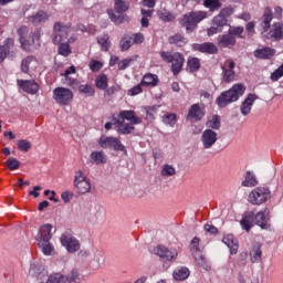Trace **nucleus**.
<instances>
[{
  "label": "nucleus",
  "mask_w": 283,
  "mask_h": 283,
  "mask_svg": "<svg viewBox=\"0 0 283 283\" xmlns=\"http://www.w3.org/2000/svg\"><path fill=\"white\" fill-rule=\"evenodd\" d=\"M283 76V63L271 74L270 78L273 83L280 81Z\"/></svg>",
  "instance_id": "53"
},
{
  "label": "nucleus",
  "mask_w": 283,
  "mask_h": 283,
  "mask_svg": "<svg viewBox=\"0 0 283 283\" xmlns=\"http://www.w3.org/2000/svg\"><path fill=\"white\" fill-rule=\"evenodd\" d=\"M81 281V273L78 272V269H72V271L64 275V282L65 283H76Z\"/></svg>",
  "instance_id": "38"
},
{
  "label": "nucleus",
  "mask_w": 283,
  "mask_h": 283,
  "mask_svg": "<svg viewBox=\"0 0 283 283\" xmlns=\"http://www.w3.org/2000/svg\"><path fill=\"white\" fill-rule=\"evenodd\" d=\"M171 63V72L175 76H177V74H180L182 71V65H185V57L180 53H174V60Z\"/></svg>",
  "instance_id": "24"
},
{
  "label": "nucleus",
  "mask_w": 283,
  "mask_h": 283,
  "mask_svg": "<svg viewBox=\"0 0 283 283\" xmlns=\"http://www.w3.org/2000/svg\"><path fill=\"white\" fill-rule=\"evenodd\" d=\"M6 167L9 168L10 171H17V169H19V167H21V163L17 158L10 157L6 161Z\"/></svg>",
  "instance_id": "46"
},
{
  "label": "nucleus",
  "mask_w": 283,
  "mask_h": 283,
  "mask_svg": "<svg viewBox=\"0 0 283 283\" xmlns=\"http://www.w3.org/2000/svg\"><path fill=\"white\" fill-rule=\"evenodd\" d=\"M230 14H231V9L229 8L222 9L220 13L212 19V25H217L218 28H220V30H222V28L227 25L228 23L227 17H230Z\"/></svg>",
  "instance_id": "20"
},
{
  "label": "nucleus",
  "mask_w": 283,
  "mask_h": 283,
  "mask_svg": "<svg viewBox=\"0 0 283 283\" xmlns=\"http://www.w3.org/2000/svg\"><path fill=\"white\" fill-rule=\"evenodd\" d=\"M160 56H161L163 61H165L166 63H171L174 60V54L166 52V51H161Z\"/></svg>",
  "instance_id": "57"
},
{
  "label": "nucleus",
  "mask_w": 283,
  "mask_h": 283,
  "mask_svg": "<svg viewBox=\"0 0 283 283\" xmlns=\"http://www.w3.org/2000/svg\"><path fill=\"white\" fill-rule=\"evenodd\" d=\"M133 44L134 42L132 41V38H123L119 42L122 52L129 50Z\"/></svg>",
  "instance_id": "52"
},
{
  "label": "nucleus",
  "mask_w": 283,
  "mask_h": 283,
  "mask_svg": "<svg viewBox=\"0 0 283 283\" xmlns=\"http://www.w3.org/2000/svg\"><path fill=\"white\" fill-rule=\"evenodd\" d=\"M127 10H129V3L125 2V0H114V9H108L107 14L115 25H120V23L129 21V17L124 14Z\"/></svg>",
  "instance_id": "4"
},
{
  "label": "nucleus",
  "mask_w": 283,
  "mask_h": 283,
  "mask_svg": "<svg viewBox=\"0 0 283 283\" xmlns=\"http://www.w3.org/2000/svg\"><path fill=\"white\" fill-rule=\"evenodd\" d=\"M172 276L177 282H182L189 277V269L187 268H179L174 271Z\"/></svg>",
  "instance_id": "37"
},
{
  "label": "nucleus",
  "mask_w": 283,
  "mask_h": 283,
  "mask_svg": "<svg viewBox=\"0 0 283 283\" xmlns=\"http://www.w3.org/2000/svg\"><path fill=\"white\" fill-rule=\"evenodd\" d=\"M34 61V56H27L24 60H22L21 63V71L24 72V74H28L30 71V63Z\"/></svg>",
  "instance_id": "54"
},
{
  "label": "nucleus",
  "mask_w": 283,
  "mask_h": 283,
  "mask_svg": "<svg viewBox=\"0 0 283 283\" xmlns=\"http://www.w3.org/2000/svg\"><path fill=\"white\" fill-rule=\"evenodd\" d=\"M53 98L57 105H70L74 99V93L70 88L56 87L53 90Z\"/></svg>",
  "instance_id": "9"
},
{
  "label": "nucleus",
  "mask_w": 283,
  "mask_h": 283,
  "mask_svg": "<svg viewBox=\"0 0 283 283\" xmlns=\"http://www.w3.org/2000/svg\"><path fill=\"white\" fill-rule=\"evenodd\" d=\"M170 45H177V48H184L187 45V39L182 34H175L168 39Z\"/></svg>",
  "instance_id": "36"
},
{
  "label": "nucleus",
  "mask_w": 283,
  "mask_h": 283,
  "mask_svg": "<svg viewBox=\"0 0 283 283\" xmlns=\"http://www.w3.org/2000/svg\"><path fill=\"white\" fill-rule=\"evenodd\" d=\"M98 145L103 149H114L115 151H124L125 156H127V149H125V146L122 145L120 139L116 137L102 136L99 138Z\"/></svg>",
  "instance_id": "10"
},
{
  "label": "nucleus",
  "mask_w": 283,
  "mask_h": 283,
  "mask_svg": "<svg viewBox=\"0 0 283 283\" xmlns=\"http://www.w3.org/2000/svg\"><path fill=\"white\" fill-rule=\"evenodd\" d=\"M242 187H256L258 185V177H255V174L251 170H248L245 172L244 180L242 181Z\"/></svg>",
  "instance_id": "32"
},
{
  "label": "nucleus",
  "mask_w": 283,
  "mask_h": 283,
  "mask_svg": "<svg viewBox=\"0 0 283 283\" xmlns=\"http://www.w3.org/2000/svg\"><path fill=\"white\" fill-rule=\"evenodd\" d=\"M255 101H258V95L248 94V96L245 97V99L242 102V104L240 106V112H241L242 116H249V114H251V109H252L253 103H255Z\"/></svg>",
  "instance_id": "19"
},
{
  "label": "nucleus",
  "mask_w": 283,
  "mask_h": 283,
  "mask_svg": "<svg viewBox=\"0 0 283 283\" xmlns=\"http://www.w3.org/2000/svg\"><path fill=\"white\" fill-rule=\"evenodd\" d=\"M206 125L208 129H220V116L213 115Z\"/></svg>",
  "instance_id": "45"
},
{
  "label": "nucleus",
  "mask_w": 283,
  "mask_h": 283,
  "mask_svg": "<svg viewBox=\"0 0 283 283\" xmlns=\"http://www.w3.org/2000/svg\"><path fill=\"white\" fill-rule=\"evenodd\" d=\"M114 120L118 125L117 130L120 134H132L135 129L134 125H140L143 123V119L136 116L134 111H122Z\"/></svg>",
  "instance_id": "2"
},
{
  "label": "nucleus",
  "mask_w": 283,
  "mask_h": 283,
  "mask_svg": "<svg viewBox=\"0 0 283 283\" xmlns=\"http://www.w3.org/2000/svg\"><path fill=\"white\" fill-rule=\"evenodd\" d=\"M222 242L223 244H227V247L230 249L231 255L238 254V249H239L238 241H235L232 234H227L226 237H223Z\"/></svg>",
  "instance_id": "27"
},
{
  "label": "nucleus",
  "mask_w": 283,
  "mask_h": 283,
  "mask_svg": "<svg viewBox=\"0 0 283 283\" xmlns=\"http://www.w3.org/2000/svg\"><path fill=\"white\" fill-rule=\"evenodd\" d=\"M61 244L65 247L69 253H76L78 249H81V243L76 238L72 237L71 234H62L61 237Z\"/></svg>",
  "instance_id": "13"
},
{
  "label": "nucleus",
  "mask_w": 283,
  "mask_h": 283,
  "mask_svg": "<svg viewBox=\"0 0 283 283\" xmlns=\"http://www.w3.org/2000/svg\"><path fill=\"white\" fill-rule=\"evenodd\" d=\"M77 90L80 94L86 97L94 96V94H96V90L92 84H81Z\"/></svg>",
  "instance_id": "34"
},
{
  "label": "nucleus",
  "mask_w": 283,
  "mask_h": 283,
  "mask_svg": "<svg viewBox=\"0 0 283 283\" xmlns=\"http://www.w3.org/2000/svg\"><path fill=\"white\" fill-rule=\"evenodd\" d=\"M270 220L269 209L261 210L256 214L253 211H249L244 213L240 224L244 231L249 232L251 229H253V222H255L258 227L266 231L271 229Z\"/></svg>",
  "instance_id": "1"
},
{
  "label": "nucleus",
  "mask_w": 283,
  "mask_h": 283,
  "mask_svg": "<svg viewBox=\"0 0 283 283\" xmlns=\"http://www.w3.org/2000/svg\"><path fill=\"white\" fill-rule=\"evenodd\" d=\"M235 62L233 60H227L226 64L222 66L223 81L224 83H231L235 78Z\"/></svg>",
  "instance_id": "16"
},
{
  "label": "nucleus",
  "mask_w": 283,
  "mask_h": 283,
  "mask_svg": "<svg viewBox=\"0 0 283 283\" xmlns=\"http://www.w3.org/2000/svg\"><path fill=\"white\" fill-rule=\"evenodd\" d=\"M21 48L25 50V52H30L32 50V45H34V36H27L24 40H20Z\"/></svg>",
  "instance_id": "47"
},
{
  "label": "nucleus",
  "mask_w": 283,
  "mask_h": 283,
  "mask_svg": "<svg viewBox=\"0 0 283 283\" xmlns=\"http://www.w3.org/2000/svg\"><path fill=\"white\" fill-rule=\"evenodd\" d=\"M254 56L255 59H273L275 56V49L272 48H263V49H258L254 51Z\"/></svg>",
  "instance_id": "28"
},
{
  "label": "nucleus",
  "mask_w": 283,
  "mask_h": 283,
  "mask_svg": "<svg viewBox=\"0 0 283 283\" xmlns=\"http://www.w3.org/2000/svg\"><path fill=\"white\" fill-rule=\"evenodd\" d=\"M140 83L144 87H156V85H158V75L147 73L144 75Z\"/></svg>",
  "instance_id": "31"
},
{
  "label": "nucleus",
  "mask_w": 283,
  "mask_h": 283,
  "mask_svg": "<svg viewBox=\"0 0 283 283\" xmlns=\"http://www.w3.org/2000/svg\"><path fill=\"white\" fill-rule=\"evenodd\" d=\"M17 83L27 94L34 95L39 93V83L34 80H18Z\"/></svg>",
  "instance_id": "17"
},
{
  "label": "nucleus",
  "mask_w": 283,
  "mask_h": 283,
  "mask_svg": "<svg viewBox=\"0 0 283 283\" xmlns=\"http://www.w3.org/2000/svg\"><path fill=\"white\" fill-rule=\"evenodd\" d=\"M28 27L23 25L20 29H18V34L20 36V41H23L24 39H27L28 36Z\"/></svg>",
  "instance_id": "62"
},
{
  "label": "nucleus",
  "mask_w": 283,
  "mask_h": 283,
  "mask_svg": "<svg viewBox=\"0 0 283 283\" xmlns=\"http://www.w3.org/2000/svg\"><path fill=\"white\" fill-rule=\"evenodd\" d=\"M143 87L144 86L140 82L138 85L134 86L128 91L129 96H138V94H143Z\"/></svg>",
  "instance_id": "56"
},
{
  "label": "nucleus",
  "mask_w": 283,
  "mask_h": 283,
  "mask_svg": "<svg viewBox=\"0 0 283 283\" xmlns=\"http://www.w3.org/2000/svg\"><path fill=\"white\" fill-rule=\"evenodd\" d=\"M157 14H158V18L160 19V21H165V23H169L176 19V15H174L171 12H169L165 9L158 11Z\"/></svg>",
  "instance_id": "42"
},
{
  "label": "nucleus",
  "mask_w": 283,
  "mask_h": 283,
  "mask_svg": "<svg viewBox=\"0 0 283 283\" xmlns=\"http://www.w3.org/2000/svg\"><path fill=\"white\" fill-rule=\"evenodd\" d=\"M228 33L231 36H238L239 39H244V28L243 27H234V28H230Z\"/></svg>",
  "instance_id": "48"
},
{
  "label": "nucleus",
  "mask_w": 283,
  "mask_h": 283,
  "mask_svg": "<svg viewBox=\"0 0 283 283\" xmlns=\"http://www.w3.org/2000/svg\"><path fill=\"white\" fill-rule=\"evenodd\" d=\"M187 67L191 73L198 72L200 70V60L198 57L188 59Z\"/></svg>",
  "instance_id": "41"
},
{
  "label": "nucleus",
  "mask_w": 283,
  "mask_h": 283,
  "mask_svg": "<svg viewBox=\"0 0 283 283\" xmlns=\"http://www.w3.org/2000/svg\"><path fill=\"white\" fill-rule=\"evenodd\" d=\"M18 149L20 151L28 153V151H30V149H32V144L30 142H28V139H20L18 142Z\"/></svg>",
  "instance_id": "49"
},
{
  "label": "nucleus",
  "mask_w": 283,
  "mask_h": 283,
  "mask_svg": "<svg viewBox=\"0 0 283 283\" xmlns=\"http://www.w3.org/2000/svg\"><path fill=\"white\" fill-rule=\"evenodd\" d=\"M107 75L105 74H101L96 77L95 80V86L97 87V90H107Z\"/></svg>",
  "instance_id": "43"
},
{
  "label": "nucleus",
  "mask_w": 283,
  "mask_h": 283,
  "mask_svg": "<svg viewBox=\"0 0 283 283\" xmlns=\"http://www.w3.org/2000/svg\"><path fill=\"white\" fill-rule=\"evenodd\" d=\"M203 6L208 8L210 12H216V10L222 8V2H220V0H203Z\"/></svg>",
  "instance_id": "40"
},
{
  "label": "nucleus",
  "mask_w": 283,
  "mask_h": 283,
  "mask_svg": "<svg viewBox=\"0 0 283 283\" xmlns=\"http://www.w3.org/2000/svg\"><path fill=\"white\" fill-rule=\"evenodd\" d=\"M72 35V25L63 22H55L53 24V32L51 35V41L53 44L63 43Z\"/></svg>",
  "instance_id": "6"
},
{
  "label": "nucleus",
  "mask_w": 283,
  "mask_h": 283,
  "mask_svg": "<svg viewBox=\"0 0 283 283\" xmlns=\"http://www.w3.org/2000/svg\"><path fill=\"white\" fill-rule=\"evenodd\" d=\"M271 21H273V11L268 7L265 8L264 14L261 18V28H263V32H269Z\"/></svg>",
  "instance_id": "25"
},
{
  "label": "nucleus",
  "mask_w": 283,
  "mask_h": 283,
  "mask_svg": "<svg viewBox=\"0 0 283 283\" xmlns=\"http://www.w3.org/2000/svg\"><path fill=\"white\" fill-rule=\"evenodd\" d=\"M132 63H134V59L132 57L124 59L117 63L118 70H127V67H129Z\"/></svg>",
  "instance_id": "55"
},
{
  "label": "nucleus",
  "mask_w": 283,
  "mask_h": 283,
  "mask_svg": "<svg viewBox=\"0 0 283 283\" xmlns=\"http://www.w3.org/2000/svg\"><path fill=\"white\" fill-rule=\"evenodd\" d=\"M163 120L166 125H170V127H174V125H176L177 116L174 113L166 114L163 116Z\"/></svg>",
  "instance_id": "51"
},
{
  "label": "nucleus",
  "mask_w": 283,
  "mask_h": 283,
  "mask_svg": "<svg viewBox=\"0 0 283 283\" xmlns=\"http://www.w3.org/2000/svg\"><path fill=\"white\" fill-rule=\"evenodd\" d=\"M2 48H6V50H8V52L10 53V50H12V48H14V39L12 38H8L4 40V45H1Z\"/></svg>",
  "instance_id": "63"
},
{
  "label": "nucleus",
  "mask_w": 283,
  "mask_h": 283,
  "mask_svg": "<svg viewBox=\"0 0 283 283\" xmlns=\"http://www.w3.org/2000/svg\"><path fill=\"white\" fill-rule=\"evenodd\" d=\"M201 143L203 149H211V147L218 143V133L211 128L206 129L201 135Z\"/></svg>",
  "instance_id": "14"
},
{
  "label": "nucleus",
  "mask_w": 283,
  "mask_h": 283,
  "mask_svg": "<svg viewBox=\"0 0 283 283\" xmlns=\"http://www.w3.org/2000/svg\"><path fill=\"white\" fill-rule=\"evenodd\" d=\"M153 253H155V255H158L161 262H174V260L178 258V251L169 250L165 245H157L156 248H154Z\"/></svg>",
  "instance_id": "12"
},
{
  "label": "nucleus",
  "mask_w": 283,
  "mask_h": 283,
  "mask_svg": "<svg viewBox=\"0 0 283 283\" xmlns=\"http://www.w3.org/2000/svg\"><path fill=\"white\" fill-rule=\"evenodd\" d=\"M97 43L101 45L103 52H107L112 45L108 34H102L97 38Z\"/></svg>",
  "instance_id": "39"
},
{
  "label": "nucleus",
  "mask_w": 283,
  "mask_h": 283,
  "mask_svg": "<svg viewBox=\"0 0 283 283\" xmlns=\"http://www.w3.org/2000/svg\"><path fill=\"white\" fill-rule=\"evenodd\" d=\"M271 198V189L269 187H258L251 190L248 196V202L260 207V205H266Z\"/></svg>",
  "instance_id": "7"
},
{
  "label": "nucleus",
  "mask_w": 283,
  "mask_h": 283,
  "mask_svg": "<svg viewBox=\"0 0 283 283\" xmlns=\"http://www.w3.org/2000/svg\"><path fill=\"white\" fill-rule=\"evenodd\" d=\"M244 92H247L244 84H234L230 90L221 93L220 96L217 97V105L227 107V105L240 101V96H244Z\"/></svg>",
  "instance_id": "3"
},
{
  "label": "nucleus",
  "mask_w": 283,
  "mask_h": 283,
  "mask_svg": "<svg viewBox=\"0 0 283 283\" xmlns=\"http://www.w3.org/2000/svg\"><path fill=\"white\" fill-rule=\"evenodd\" d=\"M61 198H62L63 202H70V200H72V198H74V193H72L70 191H65V192H62Z\"/></svg>",
  "instance_id": "64"
},
{
  "label": "nucleus",
  "mask_w": 283,
  "mask_h": 283,
  "mask_svg": "<svg viewBox=\"0 0 283 283\" xmlns=\"http://www.w3.org/2000/svg\"><path fill=\"white\" fill-rule=\"evenodd\" d=\"M50 19V14L45 11H38L35 15L29 18L30 23L33 25H39L40 23H45Z\"/></svg>",
  "instance_id": "29"
},
{
  "label": "nucleus",
  "mask_w": 283,
  "mask_h": 283,
  "mask_svg": "<svg viewBox=\"0 0 283 283\" xmlns=\"http://www.w3.org/2000/svg\"><path fill=\"white\" fill-rule=\"evenodd\" d=\"M90 67H91L92 72H98V70H101V67H103V63H101L99 61L93 60L90 63Z\"/></svg>",
  "instance_id": "60"
},
{
  "label": "nucleus",
  "mask_w": 283,
  "mask_h": 283,
  "mask_svg": "<svg viewBox=\"0 0 283 283\" xmlns=\"http://www.w3.org/2000/svg\"><path fill=\"white\" fill-rule=\"evenodd\" d=\"M205 106H200V104H192L188 111L187 120H202L205 118Z\"/></svg>",
  "instance_id": "15"
},
{
  "label": "nucleus",
  "mask_w": 283,
  "mask_h": 283,
  "mask_svg": "<svg viewBox=\"0 0 283 283\" xmlns=\"http://www.w3.org/2000/svg\"><path fill=\"white\" fill-rule=\"evenodd\" d=\"M38 247L39 249H41L44 255H52V253H54V247L52 245V243H50V241H38Z\"/></svg>",
  "instance_id": "35"
},
{
  "label": "nucleus",
  "mask_w": 283,
  "mask_h": 283,
  "mask_svg": "<svg viewBox=\"0 0 283 283\" xmlns=\"http://www.w3.org/2000/svg\"><path fill=\"white\" fill-rule=\"evenodd\" d=\"M247 260H249V252H241L239 255V264L241 266H247Z\"/></svg>",
  "instance_id": "61"
},
{
  "label": "nucleus",
  "mask_w": 283,
  "mask_h": 283,
  "mask_svg": "<svg viewBox=\"0 0 283 283\" xmlns=\"http://www.w3.org/2000/svg\"><path fill=\"white\" fill-rule=\"evenodd\" d=\"M192 48L196 52H202L203 54H218V46L212 42L193 44Z\"/></svg>",
  "instance_id": "21"
},
{
  "label": "nucleus",
  "mask_w": 283,
  "mask_h": 283,
  "mask_svg": "<svg viewBox=\"0 0 283 283\" xmlns=\"http://www.w3.org/2000/svg\"><path fill=\"white\" fill-rule=\"evenodd\" d=\"M74 187H76L78 193H90V190L92 189L90 180H87V177H85V174H83L82 170L75 171Z\"/></svg>",
  "instance_id": "11"
},
{
  "label": "nucleus",
  "mask_w": 283,
  "mask_h": 283,
  "mask_svg": "<svg viewBox=\"0 0 283 283\" xmlns=\"http://www.w3.org/2000/svg\"><path fill=\"white\" fill-rule=\"evenodd\" d=\"M190 252L192 253L198 266H201L202 269H206V271H209L210 266L207 264V258L202 255V252L200 251V238L195 237L190 244Z\"/></svg>",
  "instance_id": "8"
},
{
  "label": "nucleus",
  "mask_w": 283,
  "mask_h": 283,
  "mask_svg": "<svg viewBox=\"0 0 283 283\" xmlns=\"http://www.w3.org/2000/svg\"><path fill=\"white\" fill-rule=\"evenodd\" d=\"M41 240L44 242L52 240V224L48 223L40 227L36 241L41 242Z\"/></svg>",
  "instance_id": "23"
},
{
  "label": "nucleus",
  "mask_w": 283,
  "mask_h": 283,
  "mask_svg": "<svg viewBox=\"0 0 283 283\" xmlns=\"http://www.w3.org/2000/svg\"><path fill=\"white\" fill-rule=\"evenodd\" d=\"M252 264H260L262 262V244L254 243L249 252Z\"/></svg>",
  "instance_id": "22"
},
{
  "label": "nucleus",
  "mask_w": 283,
  "mask_h": 283,
  "mask_svg": "<svg viewBox=\"0 0 283 283\" xmlns=\"http://www.w3.org/2000/svg\"><path fill=\"white\" fill-rule=\"evenodd\" d=\"M220 32H222V29H220V27H217L214 24H212V27H210L207 30L208 36H213V34H220Z\"/></svg>",
  "instance_id": "58"
},
{
  "label": "nucleus",
  "mask_w": 283,
  "mask_h": 283,
  "mask_svg": "<svg viewBox=\"0 0 283 283\" xmlns=\"http://www.w3.org/2000/svg\"><path fill=\"white\" fill-rule=\"evenodd\" d=\"M270 38L275 39V41H280L283 39V24L274 23L270 30Z\"/></svg>",
  "instance_id": "33"
},
{
  "label": "nucleus",
  "mask_w": 283,
  "mask_h": 283,
  "mask_svg": "<svg viewBox=\"0 0 283 283\" xmlns=\"http://www.w3.org/2000/svg\"><path fill=\"white\" fill-rule=\"evenodd\" d=\"M217 43L220 48H233L235 45V36L228 34L219 35Z\"/></svg>",
  "instance_id": "26"
},
{
  "label": "nucleus",
  "mask_w": 283,
  "mask_h": 283,
  "mask_svg": "<svg viewBox=\"0 0 283 283\" xmlns=\"http://www.w3.org/2000/svg\"><path fill=\"white\" fill-rule=\"evenodd\" d=\"M154 114H156V106L146 108V119L147 120H154Z\"/></svg>",
  "instance_id": "59"
},
{
  "label": "nucleus",
  "mask_w": 283,
  "mask_h": 283,
  "mask_svg": "<svg viewBox=\"0 0 283 283\" xmlns=\"http://www.w3.org/2000/svg\"><path fill=\"white\" fill-rule=\"evenodd\" d=\"M161 176H164V178L176 176V168L169 164L164 165L161 168Z\"/></svg>",
  "instance_id": "44"
},
{
  "label": "nucleus",
  "mask_w": 283,
  "mask_h": 283,
  "mask_svg": "<svg viewBox=\"0 0 283 283\" xmlns=\"http://www.w3.org/2000/svg\"><path fill=\"white\" fill-rule=\"evenodd\" d=\"M90 158H91V163L93 165H105V163H107V156L105 155V153L103 150L93 151L91 154Z\"/></svg>",
  "instance_id": "30"
},
{
  "label": "nucleus",
  "mask_w": 283,
  "mask_h": 283,
  "mask_svg": "<svg viewBox=\"0 0 283 283\" xmlns=\"http://www.w3.org/2000/svg\"><path fill=\"white\" fill-rule=\"evenodd\" d=\"M76 35H71L67 41L57 43V54L61 56H70L72 54V48L70 46L71 43H76Z\"/></svg>",
  "instance_id": "18"
},
{
  "label": "nucleus",
  "mask_w": 283,
  "mask_h": 283,
  "mask_svg": "<svg viewBox=\"0 0 283 283\" xmlns=\"http://www.w3.org/2000/svg\"><path fill=\"white\" fill-rule=\"evenodd\" d=\"M48 283H65V275L61 273L51 274Z\"/></svg>",
  "instance_id": "50"
},
{
  "label": "nucleus",
  "mask_w": 283,
  "mask_h": 283,
  "mask_svg": "<svg viewBox=\"0 0 283 283\" xmlns=\"http://www.w3.org/2000/svg\"><path fill=\"white\" fill-rule=\"evenodd\" d=\"M205 19H207V11L186 13L180 20V25L186 28V32L188 34H191V32L198 28V23H200V21H205Z\"/></svg>",
  "instance_id": "5"
}]
</instances>
